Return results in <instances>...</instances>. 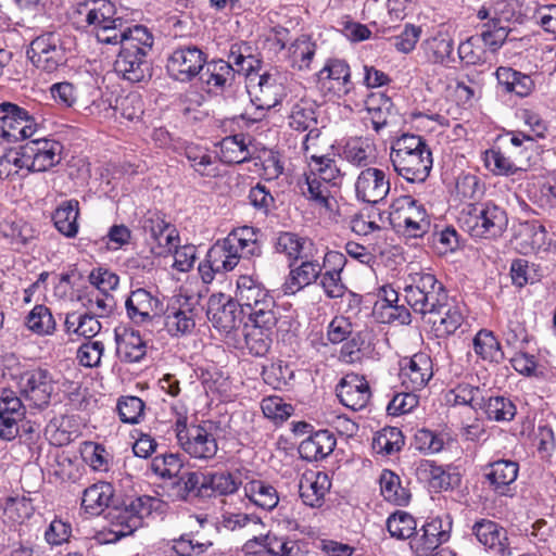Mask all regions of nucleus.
<instances>
[{
	"label": "nucleus",
	"mask_w": 556,
	"mask_h": 556,
	"mask_svg": "<svg viewBox=\"0 0 556 556\" xmlns=\"http://www.w3.org/2000/svg\"><path fill=\"white\" fill-rule=\"evenodd\" d=\"M73 18L79 27L85 28L103 45L116 46L129 28H132L127 25L123 10L111 0L78 2L74 8Z\"/></svg>",
	"instance_id": "f257e3e1"
},
{
	"label": "nucleus",
	"mask_w": 556,
	"mask_h": 556,
	"mask_svg": "<svg viewBox=\"0 0 556 556\" xmlns=\"http://www.w3.org/2000/svg\"><path fill=\"white\" fill-rule=\"evenodd\" d=\"M390 161L394 172L408 182H424L433 164L426 140L409 134H404L392 142Z\"/></svg>",
	"instance_id": "f03ea898"
},
{
	"label": "nucleus",
	"mask_w": 556,
	"mask_h": 556,
	"mask_svg": "<svg viewBox=\"0 0 556 556\" xmlns=\"http://www.w3.org/2000/svg\"><path fill=\"white\" fill-rule=\"evenodd\" d=\"M260 230L243 226L233 229L222 240H217L207 251L210 262L224 274L233 270L241 257L250 258L262 253L258 241Z\"/></svg>",
	"instance_id": "7ed1b4c3"
},
{
	"label": "nucleus",
	"mask_w": 556,
	"mask_h": 556,
	"mask_svg": "<svg viewBox=\"0 0 556 556\" xmlns=\"http://www.w3.org/2000/svg\"><path fill=\"white\" fill-rule=\"evenodd\" d=\"M117 45H121V50L114 71L128 81H141L149 70L146 58L153 45L152 34L142 25H134Z\"/></svg>",
	"instance_id": "20e7f679"
},
{
	"label": "nucleus",
	"mask_w": 556,
	"mask_h": 556,
	"mask_svg": "<svg viewBox=\"0 0 556 556\" xmlns=\"http://www.w3.org/2000/svg\"><path fill=\"white\" fill-rule=\"evenodd\" d=\"M403 296L413 312L424 318H432L450 298L435 275L425 270H412L407 274L404 278Z\"/></svg>",
	"instance_id": "39448f33"
},
{
	"label": "nucleus",
	"mask_w": 556,
	"mask_h": 556,
	"mask_svg": "<svg viewBox=\"0 0 556 556\" xmlns=\"http://www.w3.org/2000/svg\"><path fill=\"white\" fill-rule=\"evenodd\" d=\"M236 302L251 324L266 330L278 320L276 303L269 291L255 278L241 275L237 280Z\"/></svg>",
	"instance_id": "423d86ee"
},
{
	"label": "nucleus",
	"mask_w": 556,
	"mask_h": 556,
	"mask_svg": "<svg viewBox=\"0 0 556 556\" xmlns=\"http://www.w3.org/2000/svg\"><path fill=\"white\" fill-rule=\"evenodd\" d=\"M245 88L254 112L247 109L241 118L256 123L263 119L266 112L281 103L286 96V76L278 71L255 72L249 74Z\"/></svg>",
	"instance_id": "0eeeda50"
},
{
	"label": "nucleus",
	"mask_w": 556,
	"mask_h": 556,
	"mask_svg": "<svg viewBox=\"0 0 556 556\" xmlns=\"http://www.w3.org/2000/svg\"><path fill=\"white\" fill-rule=\"evenodd\" d=\"M458 220L462 229L475 239L498 238L508 224L505 210L493 202L467 205Z\"/></svg>",
	"instance_id": "6e6552de"
},
{
	"label": "nucleus",
	"mask_w": 556,
	"mask_h": 556,
	"mask_svg": "<svg viewBox=\"0 0 556 556\" xmlns=\"http://www.w3.org/2000/svg\"><path fill=\"white\" fill-rule=\"evenodd\" d=\"M175 433L180 448L190 458L210 462L218 452L216 430L211 421L188 425L186 416H179L175 422Z\"/></svg>",
	"instance_id": "1a4fd4ad"
},
{
	"label": "nucleus",
	"mask_w": 556,
	"mask_h": 556,
	"mask_svg": "<svg viewBox=\"0 0 556 556\" xmlns=\"http://www.w3.org/2000/svg\"><path fill=\"white\" fill-rule=\"evenodd\" d=\"M154 502L153 497L139 496L130 498L119 506L109 508L106 517L110 529L103 542L114 543L142 527L143 519L153 510Z\"/></svg>",
	"instance_id": "9d476101"
},
{
	"label": "nucleus",
	"mask_w": 556,
	"mask_h": 556,
	"mask_svg": "<svg viewBox=\"0 0 556 556\" xmlns=\"http://www.w3.org/2000/svg\"><path fill=\"white\" fill-rule=\"evenodd\" d=\"M390 222L397 231L412 238L422 237L431 225L425 206L412 195H402L392 202Z\"/></svg>",
	"instance_id": "9b49d317"
},
{
	"label": "nucleus",
	"mask_w": 556,
	"mask_h": 556,
	"mask_svg": "<svg viewBox=\"0 0 556 556\" xmlns=\"http://www.w3.org/2000/svg\"><path fill=\"white\" fill-rule=\"evenodd\" d=\"M68 40L59 31H48L30 42L27 56L39 70L52 73L67 61Z\"/></svg>",
	"instance_id": "f8f14e48"
},
{
	"label": "nucleus",
	"mask_w": 556,
	"mask_h": 556,
	"mask_svg": "<svg viewBox=\"0 0 556 556\" xmlns=\"http://www.w3.org/2000/svg\"><path fill=\"white\" fill-rule=\"evenodd\" d=\"M37 123L29 113L11 102L0 103V136L8 142H16L33 137Z\"/></svg>",
	"instance_id": "ddd939ff"
},
{
	"label": "nucleus",
	"mask_w": 556,
	"mask_h": 556,
	"mask_svg": "<svg viewBox=\"0 0 556 556\" xmlns=\"http://www.w3.org/2000/svg\"><path fill=\"white\" fill-rule=\"evenodd\" d=\"M452 519L450 515L437 516L427 521L413 534L409 546L416 556H431L432 553L450 539Z\"/></svg>",
	"instance_id": "4468645a"
},
{
	"label": "nucleus",
	"mask_w": 556,
	"mask_h": 556,
	"mask_svg": "<svg viewBox=\"0 0 556 556\" xmlns=\"http://www.w3.org/2000/svg\"><path fill=\"white\" fill-rule=\"evenodd\" d=\"M24 169L27 172H46L61 161L62 146L49 138H38L21 146Z\"/></svg>",
	"instance_id": "2eb2a0df"
},
{
	"label": "nucleus",
	"mask_w": 556,
	"mask_h": 556,
	"mask_svg": "<svg viewBox=\"0 0 556 556\" xmlns=\"http://www.w3.org/2000/svg\"><path fill=\"white\" fill-rule=\"evenodd\" d=\"M206 64L204 52L195 46H186L175 49L167 58L166 70L168 75L181 83L191 81Z\"/></svg>",
	"instance_id": "dca6fc26"
},
{
	"label": "nucleus",
	"mask_w": 556,
	"mask_h": 556,
	"mask_svg": "<svg viewBox=\"0 0 556 556\" xmlns=\"http://www.w3.org/2000/svg\"><path fill=\"white\" fill-rule=\"evenodd\" d=\"M532 9L529 0H496L489 7H482L477 12L480 21L490 20L497 25L510 27L511 24H521L530 18Z\"/></svg>",
	"instance_id": "f3484780"
},
{
	"label": "nucleus",
	"mask_w": 556,
	"mask_h": 556,
	"mask_svg": "<svg viewBox=\"0 0 556 556\" xmlns=\"http://www.w3.org/2000/svg\"><path fill=\"white\" fill-rule=\"evenodd\" d=\"M125 308L128 318L140 326L149 324L160 316L163 312V303L151 290L137 288L127 296Z\"/></svg>",
	"instance_id": "a211bd4d"
},
{
	"label": "nucleus",
	"mask_w": 556,
	"mask_h": 556,
	"mask_svg": "<svg viewBox=\"0 0 556 556\" xmlns=\"http://www.w3.org/2000/svg\"><path fill=\"white\" fill-rule=\"evenodd\" d=\"M287 34L286 29L277 31L271 39L273 43L279 51L283 52L285 60L292 68L298 71L308 70L316 52V43L309 36L301 35L287 46L281 36Z\"/></svg>",
	"instance_id": "6ab92c4d"
},
{
	"label": "nucleus",
	"mask_w": 556,
	"mask_h": 556,
	"mask_svg": "<svg viewBox=\"0 0 556 556\" xmlns=\"http://www.w3.org/2000/svg\"><path fill=\"white\" fill-rule=\"evenodd\" d=\"M433 376L432 361L426 353H416L400 362V380L406 390L424 389Z\"/></svg>",
	"instance_id": "aec40b11"
},
{
	"label": "nucleus",
	"mask_w": 556,
	"mask_h": 556,
	"mask_svg": "<svg viewBox=\"0 0 556 556\" xmlns=\"http://www.w3.org/2000/svg\"><path fill=\"white\" fill-rule=\"evenodd\" d=\"M354 187L357 200L376 204L388 195L390 180L384 170L367 167L358 174Z\"/></svg>",
	"instance_id": "412c9836"
},
{
	"label": "nucleus",
	"mask_w": 556,
	"mask_h": 556,
	"mask_svg": "<svg viewBox=\"0 0 556 556\" xmlns=\"http://www.w3.org/2000/svg\"><path fill=\"white\" fill-rule=\"evenodd\" d=\"M25 417L22 400L11 389H0V438L7 441L18 434V424Z\"/></svg>",
	"instance_id": "4be33fe9"
},
{
	"label": "nucleus",
	"mask_w": 556,
	"mask_h": 556,
	"mask_svg": "<svg viewBox=\"0 0 556 556\" xmlns=\"http://www.w3.org/2000/svg\"><path fill=\"white\" fill-rule=\"evenodd\" d=\"M472 533L485 549L496 556H513L507 530L497 522L481 519L472 526Z\"/></svg>",
	"instance_id": "5701e85b"
},
{
	"label": "nucleus",
	"mask_w": 556,
	"mask_h": 556,
	"mask_svg": "<svg viewBox=\"0 0 556 556\" xmlns=\"http://www.w3.org/2000/svg\"><path fill=\"white\" fill-rule=\"evenodd\" d=\"M336 391L340 402L355 412L365 408L371 397L368 381L357 374H348L343 377Z\"/></svg>",
	"instance_id": "b1692460"
},
{
	"label": "nucleus",
	"mask_w": 556,
	"mask_h": 556,
	"mask_svg": "<svg viewBox=\"0 0 556 556\" xmlns=\"http://www.w3.org/2000/svg\"><path fill=\"white\" fill-rule=\"evenodd\" d=\"M236 301L229 296L218 293L212 294L207 302V317L213 326L226 333L236 328L241 311Z\"/></svg>",
	"instance_id": "393cba45"
},
{
	"label": "nucleus",
	"mask_w": 556,
	"mask_h": 556,
	"mask_svg": "<svg viewBox=\"0 0 556 556\" xmlns=\"http://www.w3.org/2000/svg\"><path fill=\"white\" fill-rule=\"evenodd\" d=\"M344 264L345 257L342 253L329 251L324 255V271L319 276V285L330 299L342 298L346 291L341 278Z\"/></svg>",
	"instance_id": "a878e982"
},
{
	"label": "nucleus",
	"mask_w": 556,
	"mask_h": 556,
	"mask_svg": "<svg viewBox=\"0 0 556 556\" xmlns=\"http://www.w3.org/2000/svg\"><path fill=\"white\" fill-rule=\"evenodd\" d=\"M302 194L319 210L325 213H332L337 201L334 190L330 185L317 178L312 173H304L303 178L298 182Z\"/></svg>",
	"instance_id": "bb28decb"
},
{
	"label": "nucleus",
	"mask_w": 556,
	"mask_h": 556,
	"mask_svg": "<svg viewBox=\"0 0 556 556\" xmlns=\"http://www.w3.org/2000/svg\"><path fill=\"white\" fill-rule=\"evenodd\" d=\"M288 123L296 131H308L303 141L305 150H308V142L316 140L320 135L319 129L316 127L315 105L309 100L301 99L291 106Z\"/></svg>",
	"instance_id": "cd10ccee"
},
{
	"label": "nucleus",
	"mask_w": 556,
	"mask_h": 556,
	"mask_svg": "<svg viewBox=\"0 0 556 556\" xmlns=\"http://www.w3.org/2000/svg\"><path fill=\"white\" fill-rule=\"evenodd\" d=\"M317 78L323 88L332 90L339 97L349 93L352 88L350 66L343 60H328Z\"/></svg>",
	"instance_id": "c85d7f7f"
},
{
	"label": "nucleus",
	"mask_w": 556,
	"mask_h": 556,
	"mask_svg": "<svg viewBox=\"0 0 556 556\" xmlns=\"http://www.w3.org/2000/svg\"><path fill=\"white\" fill-rule=\"evenodd\" d=\"M301 264L290 267L289 275L282 286L286 294H295L307 286L313 285L319 278L324 263L314 257L300 258Z\"/></svg>",
	"instance_id": "c756f323"
},
{
	"label": "nucleus",
	"mask_w": 556,
	"mask_h": 556,
	"mask_svg": "<svg viewBox=\"0 0 556 556\" xmlns=\"http://www.w3.org/2000/svg\"><path fill=\"white\" fill-rule=\"evenodd\" d=\"M177 304L167 307L164 317L165 329L172 337L190 334L195 327V308L187 300H177Z\"/></svg>",
	"instance_id": "7c9ffc66"
},
{
	"label": "nucleus",
	"mask_w": 556,
	"mask_h": 556,
	"mask_svg": "<svg viewBox=\"0 0 556 556\" xmlns=\"http://www.w3.org/2000/svg\"><path fill=\"white\" fill-rule=\"evenodd\" d=\"M331 488V481L326 472L307 471L302 475L299 492L303 503L309 507H320L326 494Z\"/></svg>",
	"instance_id": "2f4dec72"
},
{
	"label": "nucleus",
	"mask_w": 556,
	"mask_h": 556,
	"mask_svg": "<svg viewBox=\"0 0 556 556\" xmlns=\"http://www.w3.org/2000/svg\"><path fill=\"white\" fill-rule=\"evenodd\" d=\"M519 466L509 459H498L486 467L485 479L492 490L500 495H510V485L518 477Z\"/></svg>",
	"instance_id": "473e14b6"
},
{
	"label": "nucleus",
	"mask_w": 556,
	"mask_h": 556,
	"mask_svg": "<svg viewBox=\"0 0 556 556\" xmlns=\"http://www.w3.org/2000/svg\"><path fill=\"white\" fill-rule=\"evenodd\" d=\"M275 250L288 258L289 267H292L300 258L314 257L316 251L309 239L293 232L279 233L275 242Z\"/></svg>",
	"instance_id": "72a5a7b5"
},
{
	"label": "nucleus",
	"mask_w": 556,
	"mask_h": 556,
	"mask_svg": "<svg viewBox=\"0 0 556 556\" xmlns=\"http://www.w3.org/2000/svg\"><path fill=\"white\" fill-rule=\"evenodd\" d=\"M337 445L334 434L329 430H318L299 445L300 456L308 462H318L329 456Z\"/></svg>",
	"instance_id": "f704fd0d"
},
{
	"label": "nucleus",
	"mask_w": 556,
	"mask_h": 556,
	"mask_svg": "<svg viewBox=\"0 0 556 556\" xmlns=\"http://www.w3.org/2000/svg\"><path fill=\"white\" fill-rule=\"evenodd\" d=\"M116 353L125 363H138L147 353V344L139 331L131 328L115 330Z\"/></svg>",
	"instance_id": "c9c22d12"
},
{
	"label": "nucleus",
	"mask_w": 556,
	"mask_h": 556,
	"mask_svg": "<svg viewBox=\"0 0 556 556\" xmlns=\"http://www.w3.org/2000/svg\"><path fill=\"white\" fill-rule=\"evenodd\" d=\"M341 156L353 166L367 168L377 159L376 146L367 137H352L343 144Z\"/></svg>",
	"instance_id": "e433bc0d"
},
{
	"label": "nucleus",
	"mask_w": 556,
	"mask_h": 556,
	"mask_svg": "<svg viewBox=\"0 0 556 556\" xmlns=\"http://www.w3.org/2000/svg\"><path fill=\"white\" fill-rule=\"evenodd\" d=\"M464 315L460 304L453 298L440 307V312H435L432 318H428L434 327L437 336H448L454 333L463 324Z\"/></svg>",
	"instance_id": "4c0bfd02"
},
{
	"label": "nucleus",
	"mask_w": 556,
	"mask_h": 556,
	"mask_svg": "<svg viewBox=\"0 0 556 556\" xmlns=\"http://www.w3.org/2000/svg\"><path fill=\"white\" fill-rule=\"evenodd\" d=\"M244 496L255 506L270 510L279 503V495L274 485L262 479H248L243 482Z\"/></svg>",
	"instance_id": "58836bf2"
},
{
	"label": "nucleus",
	"mask_w": 556,
	"mask_h": 556,
	"mask_svg": "<svg viewBox=\"0 0 556 556\" xmlns=\"http://www.w3.org/2000/svg\"><path fill=\"white\" fill-rule=\"evenodd\" d=\"M113 486L108 482H98L88 486L81 498L83 509L91 515L97 516L103 513L113 498Z\"/></svg>",
	"instance_id": "ea45409f"
},
{
	"label": "nucleus",
	"mask_w": 556,
	"mask_h": 556,
	"mask_svg": "<svg viewBox=\"0 0 556 556\" xmlns=\"http://www.w3.org/2000/svg\"><path fill=\"white\" fill-rule=\"evenodd\" d=\"M496 79L505 91L514 92L518 97H528L534 90L535 84L528 74L513 70L511 67L500 66L495 72Z\"/></svg>",
	"instance_id": "a19ab883"
},
{
	"label": "nucleus",
	"mask_w": 556,
	"mask_h": 556,
	"mask_svg": "<svg viewBox=\"0 0 556 556\" xmlns=\"http://www.w3.org/2000/svg\"><path fill=\"white\" fill-rule=\"evenodd\" d=\"M24 325L31 333L46 337L52 336L56 330V321L51 309L43 305H35L25 316Z\"/></svg>",
	"instance_id": "79ce46f5"
},
{
	"label": "nucleus",
	"mask_w": 556,
	"mask_h": 556,
	"mask_svg": "<svg viewBox=\"0 0 556 556\" xmlns=\"http://www.w3.org/2000/svg\"><path fill=\"white\" fill-rule=\"evenodd\" d=\"M243 484V481L238 480L232 473L222 471L215 472L211 475L203 476L200 494L211 495H228L237 492L240 485Z\"/></svg>",
	"instance_id": "37998d69"
},
{
	"label": "nucleus",
	"mask_w": 556,
	"mask_h": 556,
	"mask_svg": "<svg viewBox=\"0 0 556 556\" xmlns=\"http://www.w3.org/2000/svg\"><path fill=\"white\" fill-rule=\"evenodd\" d=\"M235 79V70L224 60L212 61L204 73V83L210 90L223 91L230 87Z\"/></svg>",
	"instance_id": "c03bdc74"
},
{
	"label": "nucleus",
	"mask_w": 556,
	"mask_h": 556,
	"mask_svg": "<svg viewBox=\"0 0 556 556\" xmlns=\"http://www.w3.org/2000/svg\"><path fill=\"white\" fill-rule=\"evenodd\" d=\"M309 173L316 175L317 178L330 185L334 190L340 187L343 179V174L338 167L337 162L327 155H312Z\"/></svg>",
	"instance_id": "a18cd8bd"
},
{
	"label": "nucleus",
	"mask_w": 556,
	"mask_h": 556,
	"mask_svg": "<svg viewBox=\"0 0 556 556\" xmlns=\"http://www.w3.org/2000/svg\"><path fill=\"white\" fill-rule=\"evenodd\" d=\"M393 103L383 92H374L366 100L374 129L378 132L389 123Z\"/></svg>",
	"instance_id": "49530a36"
},
{
	"label": "nucleus",
	"mask_w": 556,
	"mask_h": 556,
	"mask_svg": "<svg viewBox=\"0 0 556 556\" xmlns=\"http://www.w3.org/2000/svg\"><path fill=\"white\" fill-rule=\"evenodd\" d=\"M380 492L386 501L399 506L409 502L408 491L402 486L400 477L391 470L384 469L379 478Z\"/></svg>",
	"instance_id": "de8ad7c7"
},
{
	"label": "nucleus",
	"mask_w": 556,
	"mask_h": 556,
	"mask_svg": "<svg viewBox=\"0 0 556 556\" xmlns=\"http://www.w3.org/2000/svg\"><path fill=\"white\" fill-rule=\"evenodd\" d=\"M483 409L486 418L496 422H508L517 413L516 405L503 395L490 396L483 404L477 403Z\"/></svg>",
	"instance_id": "09e8293b"
},
{
	"label": "nucleus",
	"mask_w": 556,
	"mask_h": 556,
	"mask_svg": "<svg viewBox=\"0 0 556 556\" xmlns=\"http://www.w3.org/2000/svg\"><path fill=\"white\" fill-rule=\"evenodd\" d=\"M78 205L77 200L65 201L53 214L56 229L66 237H74L78 231Z\"/></svg>",
	"instance_id": "8fccbe9b"
},
{
	"label": "nucleus",
	"mask_w": 556,
	"mask_h": 556,
	"mask_svg": "<svg viewBox=\"0 0 556 556\" xmlns=\"http://www.w3.org/2000/svg\"><path fill=\"white\" fill-rule=\"evenodd\" d=\"M473 351L483 361L498 363L503 359L500 342L491 331L480 330L473 338Z\"/></svg>",
	"instance_id": "3c124183"
},
{
	"label": "nucleus",
	"mask_w": 556,
	"mask_h": 556,
	"mask_svg": "<svg viewBox=\"0 0 556 556\" xmlns=\"http://www.w3.org/2000/svg\"><path fill=\"white\" fill-rule=\"evenodd\" d=\"M518 240V245L521 253H532L541 249H546L547 231L543 225L533 223L527 225L521 230Z\"/></svg>",
	"instance_id": "603ef678"
},
{
	"label": "nucleus",
	"mask_w": 556,
	"mask_h": 556,
	"mask_svg": "<svg viewBox=\"0 0 556 556\" xmlns=\"http://www.w3.org/2000/svg\"><path fill=\"white\" fill-rule=\"evenodd\" d=\"M404 445V435L396 427H386L374 438L372 447L379 454L391 455Z\"/></svg>",
	"instance_id": "864d4df0"
},
{
	"label": "nucleus",
	"mask_w": 556,
	"mask_h": 556,
	"mask_svg": "<svg viewBox=\"0 0 556 556\" xmlns=\"http://www.w3.org/2000/svg\"><path fill=\"white\" fill-rule=\"evenodd\" d=\"M185 154L190 166L201 176L216 175L215 160L207 149L191 144L186 147Z\"/></svg>",
	"instance_id": "5fc2aeb1"
},
{
	"label": "nucleus",
	"mask_w": 556,
	"mask_h": 556,
	"mask_svg": "<svg viewBox=\"0 0 556 556\" xmlns=\"http://www.w3.org/2000/svg\"><path fill=\"white\" fill-rule=\"evenodd\" d=\"M54 445L63 446L70 444L78 437V429L72 417L63 416L52 421L47 429Z\"/></svg>",
	"instance_id": "6e6d98bb"
},
{
	"label": "nucleus",
	"mask_w": 556,
	"mask_h": 556,
	"mask_svg": "<svg viewBox=\"0 0 556 556\" xmlns=\"http://www.w3.org/2000/svg\"><path fill=\"white\" fill-rule=\"evenodd\" d=\"M416 520L414 517L402 510H397L387 520V529L392 538L397 540L412 539L416 531Z\"/></svg>",
	"instance_id": "4d7b16f0"
},
{
	"label": "nucleus",
	"mask_w": 556,
	"mask_h": 556,
	"mask_svg": "<svg viewBox=\"0 0 556 556\" xmlns=\"http://www.w3.org/2000/svg\"><path fill=\"white\" fill-rule=\"evenodd\" d=\"M484 166L494 175H515L520 168L500 149H490L483 153Z\"/></svg>",
	"instance_id": "13d9d810"
},
{
	"label": "nucleus",
	"mask_w": 556,
	"mask_h": 556,
	"mask_svg": "<svg viewBox=\"0 0 556 556\" xmlns=\"http://www.w3.org/2000/svg\"><path fill=\"white\" fill-rule=\"evenodd\" d=\"M263 547L267 556H301L298 541L289 540L268 533L263 540Z\"/></svg>",
	"instance_id": "bf43d9fd"
},
{
	"label": "nucleus",
	"mask_w": 556,
	"mask_h": 556,
	"mask_svg": "<svg viewBox=\"0 0 556 556\" xmlns=\"http://www.w3.org/2000/svg\"><path fill=\"white\" fill-rule=\"evenodd\" d=\"M249 151L242 136H231L220 143V159L228 164H239L248 159Z\"/></svg>",
	"instance_id": "052dcab7"
},
{
	"label": "nucleus",
	"mask_w": 556,
	"mask_h": 556,
	"mask_svg": "<svg viewBox=\"0 0 556 556\" xmlns=\"http://www.w3.org/2000/svg\"><path fill=\"white\" fill-rule=\"evenodd\" d=\"M480 26V37L485 47L496 52L506 41L511 27L497 25L490 20H483Z\"/></svg>",
	"instance_id": "680f3d73"
},
{
	"label": "nucleus",
	"mask_w": 556,
	"mask_h": 556,
	"mask_svg": "<svg viewBox=\"0 0 556 556\" xmlns=\"http://www.w3.org/2000/svg\"><path fill=\"white\" fill-rule=\"evenodd\" d=\"M428 59L434 63H443L453 52V40L446 34H439L424 42Z\"/></svg>",
	"instance_id": "e2e57ef3"
},
{
	"label": "nucleus",
	"mask_w": 556,
	"mask_h": 556,
	"mask_svg": "<svg viewBox=\"0 0 556 556\" xmlns=\"http://www.w3.org/2000/svg\"><path fill=\"white\" fill-rule=\"evenodd\" d=\"M35 511L30 498H10L4 508V516L12 525H22L27 521Z\"/></svg>",
	"instance_id": "0e129e2a"
},
{
	"label": "nucleus",
	"mask_w": 556,
	"mask_h": 556,
	"mask_svg": "<svg viewBox=\"0 0 556 556\" xmlns=\"http://www.w3.org/2000/svg\"><path fill=\"white\" fill-rule=\"evenodd\" d=\"M24 169L22 149L9 148L0 143V179L18 174Z\"/></svg>",
	"instance_id": "69168bd1"
},
{
	"label": "nucleus",
	"mask_w": 556,
	"mask_h": 556,
	"mask_svg": "<svg viewBox=\"0 0 556 556\" xmlns=\"http://www.w3.org/2000/svg\"><path fill=\"white\" fill-rule=\"evenodd\" d=\"M117 412L125 424H139L144 414V403L138 396H123L117 402Z\"/></svg>",
	"instance_id": "338daca9"
},
{
	"label": "nucleus",
	"mask_w": 556,
	"mask_h": 556,
	"mask_svg": "<svg viewBox=\"0 0 556 556\" xmlns=\"http://www.w3.org/2000/svg\"><path fill=\"white\" fill-rule=\"evenodd\" d=\"M529 9H532L530 20L556 37V4L539 5L536 1L529 0Z\"/></svg>",
	"instance_id": "774afa93"
}]
</instances>
